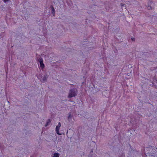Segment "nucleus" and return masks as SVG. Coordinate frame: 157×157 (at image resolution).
Returning <instances> with one entry per match:
<instances>
[{"mask_svg":"<svg viewBox=\"0 0 157 157\" xmlns=\"http://www.w3.org/2000/svg\"><path fill=\"white\" fill-rule=\"evenodd\" d=\"M77 90L75 89H71L69 91L68 98H72L77 95Z\"/></svg>","mask_w":157,"mask_h":157,"instance_id":"1","label":"nucleus"},{"mask_svg":"<svg viewBox=\"0 0 157 157\" xmlns=\"http://www.w3.org/2000/svg\"><path fill=\"white\" fill-rule=\"evenodd\" d=\"M61 126V124L60 122H59L58 124V125H57L56 127V133L59 135H61V134L59 133V128Z\"/></svg>","mask_w":157,"mask_h":157,"instance_id":"2","label":"nucleus"},{"mask_svg":"<svg viewBox=\"0 0 157 157\" xmlns=\"http://www.w3.org/2000/svg\"><path fill=\"white\" fill-rule=\"evenodd\" d=\"M48 77L47 75H46L42 78V79L40 80V81L42 82H44L47 80V79Z\"/></svg>","mask_w":157,"mask_h":157,"instance_id":"3","label":"nucleus"},{"mask_svg":"<svg viewBox=\"0 0 157 157\" xmlns=\"http://www.w3.org/2000/svg\"><path fill=\"white\" fill-rule=\"evenodd\" d=\"M37 76L38 78L40 79V80L42 79V74L40 73L39 74L37 75Z\"/></svg>","mask_w":157,"mask_h":157,"instance_id":"4","label":"nucleus"},{"mask_svg":"<svg viewBox=\"0 0 157 157\" xmlns=\"http://www.w3.org/2000/svg\"><path fill=\"white\" fill-rule=\"evenodd\" d=\"M59 154L58 153H55L53 154L52 157H59Z\"/></svg>","mask_w":157,"mask_h":157,"instance_id":"5","label":"nucleus"},{"mask_svg":"<svg viewBox=\"0 0 157 157\" xmlns=\"http://www.w3.org/2000/svg\"><path fill=\"white\" fill-rule=\"evenodd\" d=\"M40 67L42 69L44 68V63H43V62H42V63H40Z\"/></svg>","mask_w":157,"mask_h":157,"instance_id":"6","label":"nucleus"},{"mask_svg":"<svg viewBox=\"0 0 157 157\" xmlns=\"http://www.w3.org/2000/svg\"><path fill=\"white\" fill-rule=\"evenodd\" d=\"M38 62L40 63H42V62H43V59L41 58V57H40V58H39V59H38Z\"/></svg>","mask_w":157,"mask_h":157,"instance_id":"7","label":"nucleus"},{"mask_svg":"<svg viewBox=\"0 0 157 157\" xmlns=\"http://www.w3.org/2000/svg\"><path fill=\"white\" fill-rule=\"evenodd\" d=\"M51 121L50 120H48V121H47L46 124L45 126H47L48 125L49 123Z\"/></svg>","mask_w":157,"mask_h":157,"instance_id":"8","label":"nucleus"},{"mask_svg":"<svg viewBox=\"0 0 157 157\" xmlns=\"http://www.w3.org/2000/svg\"><path fill=\"white\" fill-rule=\"evenodd\" d=\"M147 8L148 9L150 10L152 9V8L151 6H148L147 7Z\"/></svg>","mask_w":157,"mask_h":157,"instance_id":"9","label":"nucleus"},{"mask_svg":"<svg viewBox=\"0 0 157 157\" xmlns=\"http://www.w3.org/2000/svg\"><path fill=\"white\" fill-rule=\"evenodd\" d=\"M52 11H53V13L54 14V13H55L54 9V8L53 7H52Z\"/></svg>","mask_w":157,"mask_h":157,"instance_id":"10","label":"nucleus"},{"mask_svg":"<svg viewBox=\"0 0 157 157\" xmlns=\"http://www.w3.org/2000/svg\"><path fill=\"white\" fill-rule=\"evenodd\" d=\"M9 0H3L4 2L5 3H6V2L9 1Z\"/></svg>","mask_w":157,"mask_h":157,"instance_id":"11","label":"nucleus"},{"mask_svg":"<svg viewBox=\"0 0 157 157\" xmlns=\"http://www.w3.org/2000/svg\"><path fill=\"white\" fill-rule=\"evenodd\" d=\"M71 114H70L68 116V118H71Z\"/></svg>","mask_w":157,"mask_h":157,"instance_id":"12","label":"nucleus"},{"mask_svg":"<svg viewBox=\"0 0 157 157\" xmlns=\"http://www.w3.org/2000/svg\"><path fill=\"white\" fill-rule=\"evenodd\" d=\"M121 7H122L124 6V4L122 3H121Z\"/></svg>","mask_w":157,"mask_h":157,"instance_id":"13","label":"nucleus"},{"mask_svg":"<svg viewBox=\"0 0 157 157\" xmlns=\"http://www.w3.org/2000/svg\"><path fill=\"white\" fill-rule=\"evenodd\" d=\"M132 41H134L135 40V38H132Z\"/></svg>","mask_w":157,"mask_h":157,"instance_id":"14","label":"nucleus"}]
</instances>
